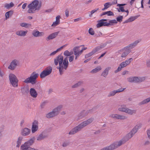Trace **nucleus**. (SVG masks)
Wrapping results in <instances>:
<instances>
[{
    "label": "nucleus",
    "mask_w": 150,
    "mask_h": 150,
    "mask_svg": "<svg viewBox=\"0 0 150 150\" xmlns=\"http://www.w3.org/2000/svg\"><path fill=\"white\" fill-rule=\"evenodd\" d=\"M137 131L138 130L134 127L129 133L127 134L126 135L129 139L137 132Z\"/></svg>",
    "instance_id": "14"
},
{
    "label": "nucleus",
    "mask_w": 150,
    "mask_h": 150,
    "mask_svg": "<svg viewBox=\"0 0 150 150\" xmlns=\"http://www.w3.org/2000/svg\"><path fill=\"white\" fill-rule=\"evenodd\" d=\"M27 32V31L20 30L17 31L16 34L17 35L21 36H24L26 35Z\"/></svg>",
    "instance_id": "25"
},
{
    "label": "nucleus",
    "mask_w": 150,
    "mask_h": 150,
    "mask_svg": "<svg viewBox=\"0 0 150 150\" xmlns=\"http://www.w3.org/2000/svg\"><path fill=\"white\" fill-rule=\"evenodd\" d=\"M140 16V15H138L137 16H135L133 17H131L130 18H129V20L130 21V22H131L136 19L138 17H139Z\"/></svg>",
    "instance_id": "46"
},
{
    "label": "nucleus",
    "mask_w": 150,
    "mask_h": 150,
    "mask_svg": "<svg viewBox=\"0 0 150 150\" xmlns=\"http://www.w3.org/2000/svg\"><path fill=\"white\" fill-rule=\"evenodd\" d=\"M130 53V52L127 51V52H123L121 55L122 57H125L127 55Z\"/></svg>",
    "instance_id": "50"
},
{
    "label": "nucleus",
    "mask_w": 150,
    "mask_h": 150,
    "mask_svg": "<svg viewBox=\"0 0 150 150\" xmlns=\"http://www.w3.org/2000/svg\"><path fill=\"white\" fill-rule=\"evenodd\" d=\"M83 83V82L81 81H79L78 83H75L74 85L72 86L71 87L72 88H75L78 87L80 86Z\"/></svg>",
    "instance_id": "33"
},
{
    "label": "nucleus",
    "mask_w": 150,
    "mask_h": 150,
    "mask_svg": "<svg viewBox=\"0 0 150 150\" xmlns=\"http://www.w3.org/2000/svg\"><path fill=\"white\" fill-rule=\"evenodd\" d=\"M99 9L98 8H97L96 9H94L92 11H91V14L89 15L90 16H91V15L95 12H96Z\"/></svg>",
    "instance_id": "56"
},
{
    "label": "nucleus",
    "mask_w": 150,
    "mask_h": 150,
    "mask_svg": "<svg viewBox=\"0 0 150 150\" xmlns=\"http://www.w3.org/2000/svg\"><path fill=\"white\" fill-rule=\"evenodd\" d=\"M44 33L43 32H39L36 30H33L32 32V35L35 37H40L43 36Z\"/></svg>",
    "instance_id": "15"
},
{
    "label": "nucleus",
    "mask_w": 150,
    "mask_h": 150,
    "mask_svg": "<svg viewBox=\"0 0 150 150\" xmlns=\"http://www.w3.org/2000/svg\"><path fill=\"white\" fill-rule=\"evenodd\" d=\"M133 82L139 83L142 82L143 81V79L141 78H139L138 77L133 76Z\"/></svg>",
    "instance_id": "29"
},
{
    "label": "nucleus",
    "mask_w": 150,
    "mask_h": 150,
    "mask_svg": "<svg viewBox=\"0 0 150 150\" xmlns=\"http://www.w3.org/2000/svg\"><path fill=\"white\" fill-rule=\"evenodd\" d=\"M47 137V135L42 133L37 137V139L38 141H41L46 138Z\"/></svg>",
    "instance_id": "28"
},
{
    "label": "nucleus",
    "mask_w": 150,
    "mask_h": 150,
    "mask_svg": "<svg viewBox=\"0 0 150 150\" xmlns=\"http://www.w3.org/2000/svg\"><path fill=\"white\" fill-rule=\"evenodd\" d=\"M62 106L61 105H59L57 107L54 109L52 111L55 115L56 116L57 115L60 110L62 108Z\"/></svg>",
    "instance_id": "23"
},
{
    "label": "nucleus",
    "mask_w": 150,
    "mask_h": 150,
    "mask_svg": "<svg viewBox=\"0 0 150 150\" xmlns=\"http://www.w3.org/2000/svg\"><path fill=\"white\" fill-rule=\"evenodd\" d=\"M21 92L23 95L28 94L29 92V88L28 86L22 87L21 88Z\"/></svg>",
    "instance_id": "16"
},
{
    "label": "nucleus",
    "mask_w": 150,
    "mask_h": 150,
    "mask_svg": "<svg viewBox=\"0 0 150 150\" xmlns=\"http://www.w3.org/2000/svg\"><path fill=\"white\" fill-rule=\"evenodd\" d=\"M14 6L13 3L11 2L10 4H6L4 5V7L7 9H9Z\"/></svg>",
    "instance_id": "37"
},
{
    "label": "nucleus",
    "mask_w": 150,
    "mask_h": 150,
    "mask_svg": "<svg viewBox=\"0 0 150 150\" xmlns=\"http://www.w3.org/2000/svg\"><path fill=\"white\" fill-rule=\"evenodd\" d=\"M146 66L147 67H150V59L146 62Z\"/></svg>",
    "instance_id": "61"
},
{
    "label": "nucleus",
    "mask_w": 150,
    "mask_h": 150,
    "mask_svg": "<svg viewBox=\"0 0 150 150\" xmlns=\"http://www.w3.org/2000/svg\"><path fill=\"white\" fill-rule=\"evenodd\" d=\"M107 14L108 16H114V13L113 12L110 11H106Z\"/></svg>",
    "instance_id": "54"
},
{
    "label": "nucleus",
    "mask_w": 150,
    "mask_h": 150,
    "mask_svg": "<svg viewBox=\"0 0 150 150\" xmlns=\"http://www.w3.org/2000/svg\"><path fill=\"white\" fill-rule=\"evenodd\" d=\"M74 59V56H71L69 57V61L70 62H72Z\"/></svg>",
    "instance_id": "57"
},
{
    "label": "nucleus",
    "mask_w": 150,
    "mask_h": 150,
    "mask_svg": "<svg viewBox=\"0 0 150 150\" xmlns=\"http://www.w3.org/2000/svg\"><path fill=\"white\" fill-rule=\"evenodd\" d=\"M133 60L132 58H130L128 59L127 60H125V61H124V62L125 63L126 65L127 66V65H129L130 64L131 61H132Z\"/></svg>",
    "instance_id": "48"
},
{
    "label": "nucleus",
    "mask_w": 150,
    "mask_h": 150,
    "mask_svg": "<svg viewBox=\"0 0 150 150\" xmlns=\"http://www.w3.org/2000/svg\"><path fill=\"white\" fill-rule=\"evenodd\" d=\"M125 89V88H121L118 89L110 92L108 96V97H110L111 96H114L117 93L122 92Z\"/></svg>",
    "instance_id": "13"
},
{
    "label": "nucleus",
    "mask_w": 150,
    "mask_h": 150,
    "mask_svg": "<svg viewBox=\"0 0 150 150\" xmlns=\"http://www.w3.org/2000/svg\"><path fill=\"white\" fill-rule=\"evenodd\" d=\"M9 80L10 84L14 87L18 86V80L16 76L13 74L11 73L9 75Z\"/></svg>",
    "instance_id": "5"
},
{
    "label": "nucleus",
    "mask_w": 150,
    "mask_h": 150,
    "mask_svg": "<svg viewBox=\"0 0 150 150\" xmlns=\"http://www.w3.org/2000/svg\"><path fill=\"white\" fill-rule=\"evenodd\" d=\"M101 132L100 130H98L94 133L95 134H99Z\"/></svg>",
    "instance_id": "63"
},
{
    "label": "nucleus",
    "mask_w": 150,
    "mask_h": 150,
    "mask_svg": "<svg viewBox=\"0 0 150 150\" xmlns=\"http://www.w3.org/2000/svg\"><path fill=\"white\" fill-rule=\"evenodd\" d=\"M115 118L117 119L125 120L127 118V117L123 115L116 114L115 117Z\"/></svg>",
    "instance_id": "31"
},
{
    "label": "nucleus",
    "mask_w": 150,
    "mask_h": 150,
    "mask_svg": "<svg viewBox=\"0 0 150 150\" xmlns=\"http://www.w3.org/2000/svg\"><path fill=\"white\" fill-rule=\"evenodd\" d=\"M89 34L91 35H93L94 34L95 32L92 28H91L89 29L88 30Z\"/></svg>",
    "instance_id": "51"
},
{
    "label": "nucleus",
    "mask_w": 150,
    "mask_h": 150,
    "mask_svg": "<svg viewBox=\"0 0 150 150\" xmlns=\"http://www.w3.org/2000/svg\"><path fill=\"white\" fill-rule=\"evenodd\" d=\"M106 45V44H103L100 46H98L95 47V48L93 50L94 52V53H95L97 52L100 50L102 48L104 47Z\"/></svg>",
    "instance_id": "26"
},
{
    "label": "nucleus",
    "mask_w": 150,
    "mask_h": 150,
    "mask_svg": "<svg viewBox=\"0 0 150 150\" xmlns=\"http://www.w3.org/2000/svg\"><path fill=\"white\" fill-rule=\"evenodd\" d=\"M29 91L30 95L32 97L35 98L37 97L38 96V93L36 91L34 88H31Z\"/></svg>",
    "instance_id": "20"
},
{
    "label": "nucleus",
    "mask_w": 150,
    "mask_h": 150,
    "mask_svg": "<svg viewBox=\"0 0 150 150\" xmlns=\"http://www.w3.org/2000/svg\"><path fill=\"white\" fill-rule=\"evenodd\" d=\"M45 102H43L41 104L40 106L42 108H44V106L45 105Z\"/></svg>",
    "instance_id": "64"
},
{
    "label": "nucleus",
    "mask_w": 150,
    "mask_h": 150,
    "mask_svg": "<svg viewBox=\"0 0 150 150\" xmlns=\"http://www.w3.org/2000/svg\"><path fill=\"white\" fill-rule=\"evenodd\" d=\"M94 120L93 118H91L84 121L74 128L72 129L69 132V134H74L80 131L84 127L92 122Z\"/></svg>",
    "instance_id": "1"
},
{
    "label": "nucleus",
    "mask_w": 150,
    "mask_h": 150,
    "mask_svg": "<svg viewBox=\"0 0 150 150\" xmlns=\"http://www.w3.org/2000/svg\"><path fill=\"white\" fill-rule=\"evenodd\" d=\"M129 140L128 138L125 135L119 141L115 142L112 144H111L113 149L114 150L124 144Z\"/></svg>",
    "instance_id": "4"
},
{
    "label": "nucleus",
    "mask_w": 150,
    "mask_h": 150,
    "mask_svg": "<svg viewBox=\"0 0 150 150\" xmlns=\"http://www.w3.org/2000/svg\"><path fill=\"white\" fill-rule=\"evenodd\" d=\"M60 16L58 15L56 17V21L54 22L53 24L52 25V26H55L57 25H59L60 23Z\"/></svg>",
    "instance_id": "24"
},
{
    "label": "nucleus",
    "mask_w": 150,
    "mask_h": 150,
    "mask_svg": "<svg viewBox=\"0 0 150 150\" xmlns=\"http://www.w3.org/2000/svg\"><path fill=\"white\" fill-rule=\"evenodd\" d=\"M21 150H37V149L31 148L24 144L21 146Z\"/></svg>",
    "instance_id": "17"
},
{
    "label": "nucleus",
    "mask_w": 150,
    "mask_h": 150,
    "mask_svg": "<svg viewBox=\"0 0 150 150\" xmlns=\"http://www.w3.org/2000/svg\"><path fill=\"white\" fill-rule=\"evenodd\" d=\"M57 68L59 69L60 74L62 75L63 74V70L64 68L61 65H59V67H57Z\"/></svg>",
    "instance_id": "44"
},
{
    "label": "nucleus",
    "mask_w": 150,
    "mask_h": 150,
    "mask_svg": "<svg viewBox=\"0 0 150 150\" xmlns=\"http://www.w3.org/2000/svg\"><path fill=\"white\" fill-rule=\"evenodd\" d=\"M41 3H39L38 0H34L28 6L29 8L28 12L30 13H33L35 12L36 10L39 11L40 9L41 6Z\"/></svg>",
    "instance_id": "2"
},
{
    "label": "nucleus",
    "mask_w": 150,
    "mask_h": 150,
    "mask_svg": "<svg viewBox=\"0 0 150 150\" xmlns=\"http://www.w3.org/2000/svg\"><path fill=\"white\" fill-rule=\"evenodd\" d=\"M38 129V122L37 120H35L32 123V132L33 133L35 132Z\"/></svg>",
    "instance_id": "12"
},
{
    "label": "nucleus",
    "mask_w": 150,
    "mask_h": 150,
    "mask_svg": "<svg viewBox=\"0 0 150 150\" xmlns=\"http://www.w3.org/2000/svg\"><path fill=\"white\" fill-rule=\"evenodd\" d=\"M126 4H117V6L120 7H122V6H125Z\"/></svg>",
    "instance_id": "62"
},
{
    "label": "nucleus",
    "mask_w": 150,
    "mask_h": 150,
    "mask_svg": "<svg viewBox=\"0 0 150 150\" xmlns=\"http://www.w3.org/2000/svg\"><path fill=\"white\" fill-rule=\"evenodd\" d=\"M63 61V57L62 55V53L57 56L54 59V64L55 66H57L58 64L59 65H61Z\"/></svg>",
    "instance_id": "7"
},
{
    "label": "nucleus",
    "mask_w": 150,
    "mask_h": 150,
    "mask_svg": "<svg viewBox=\"0 0 150 150\" xmlns=\"http://www.w3.org/2000/svg\"><path fill=\"white\" fill-rule=\"evenodd\" d=\"M126 66V64H125L124 62H122L119 65L117 69L115 71V73H116L117 72L120 71L122 70V68L125 67Z\"/></svg>",
    "instance_id": "21"
},
{
    "label": "nucleus",
    "mask_w": 150,
    "mask_h": 150,
    "mask_svg": "<svg viewBox=\"0 0 150 150\" xmlns=\"http://www.w3.org/2000/svg\"><path fill=\"white\" fill-rule=\"evenodd\" d=\"M88 115L86 111L85 110H83L81 111L78 115V118L77 119V120H80L82 119Z\"/></svg>",
    "instance_id": "11"
},
{
    "label": "nucleus",
    "mask_w": 150,
    "mask_h": 150,
    "mask_svg": "<svg viewBox=\"0 0 150 150\" xmlns=\"http://www.w3.org/2000/svg\"><path fill=\"white\" fill-rule=\"evenodd\" d=\"M107 21L106 19H102L98 21V24L96 25V27L97 28H99L102 26H108V23L105 22Z\"/></svg>",
    "instance_id": "8"
},
{
    "label": "nucleus",
    "mask_w": 150,
    "mask_h": 150,
    "mask_svg": "<svg viewBox=\"0 0 150 150\" xmlns=\"http://www.w3.org/2000/svg\"><path fill=\"white\" fill-rule=\"evenodd\" d=\"M139 42L138 40L136 41L134 43L131 44L128 46L125 47L124 49V50H125V52H127L128 51L130 52L131 51H130V50L136 46Z\"/></svg>",
    "instance_id": "10"
},
{
    "label": "nucleus",
    "mask_w": 150,
    "mask_h": 150,
    "mask_svg": "<svg viewBox=\"0 0 150 150\" xmlns=\"http://www.w3.org/2000/svg\"><path fill=\"white\" fill-rule=\"evenodd\" d=\"M126 106L125 105H121V107L118 108V110L120 111L124 112H125L127 108L125 107Z\"/></svg>",
    "instance_id": "38"
},
{
    "label": "nucleus",
    "mask_w": 150,
    "mask_h": 150,
    "mask_svg": "<svg viewBox=\"0 0 150 150\" xmlns=\"http://www.w3.org/2000/svg\"><path fill=\"white\" fill-rule=\"evenodd\" d=\"M79 46H76L74 47L73 49V51L74 53V54H77L79 51Z\"/></svg>",
    "instance_id": "39"
},
{
    "label": "nucleus",
    "mask_w": 150,
    "mask_h": 150,
    "mask_svg": "<svg viewBox=\"0 0 150 150\" xmlns=\"http://www.w3.org/2000/svg\"><path fill=\"white\" fill-rule=\"evenodd\" d=\"M100 150H114L112 144H111L110 146L103 148Z\"/></svg>",
    "instance_id": "40"
},
{
    "label": "nucleus",
    "mask_w": 150,
    "mask_h": 150,
    "mask_svg": "<svg viewBox=\"0 0 150 150\" xmlns=\"http://www.w3.org/2000/svg\"><path fill=\"white\" fill-rule=\"evenodd\" d=\"M96 107H94L91 109H89L86 110L88 114H88L89 113H92L93 112L96 111Z\"/></svg>",
    "instance_id": "43"
},
{
    "label": "nucleus",
    "mask_w": 150,
    "mask_h": 150,
    "mask_svg": "<svg viewBox=\"0 0 150 150\" xmlns=\"http://www.w3.org/2000/svg\"><path fill=\"white\" fill-rule=\"evenodd\" d=\"M35 138L33 137L32 138L30 139L26 142H25L24 144H25L27 145L30 146H31L34 142Z\"/></svg>",
    "instance_id": "22"
},
{
    "label": "nucleus",
    "mask_w": 150,
    "mask_h": 150,
    "mask_svg": "<svg viewBox=\"0 0 150 150\" xmlns=\"http://www.w3.org/2000/svg\"><path fill=\"white\" fill-rule=\"evenodd\" d=\"M18 63L19 61L17 60L14 59L11 62L10 65L8 67V68L12 70H14L17 66V64Z\"/></svg>",
    "instance_id": "9"
},
{
    "label": "nucleus",
    "mask_w": 150,
    "mask_h": 150,
    "mask_svg": "<svg viewBox=\"0 0 150 150\" xmlns=\"http://www.w3.org/2000/svg\"><path fill=\"white\" fill-rule=\"evenodd\" d=\"M111 69L110 67H107L105 68L104 71L102 72L101 76L105 77L108 74L109 70Z\"/></svg>",
    "instance_id": "27"
},
{
    "label": "nucleus",
    "mask_w": 150,
    "mask_h": 150,
    "mask_svg": "<svg viewBox=\"0 0 150 150\" xmlns=\"http://www.w3.org/2000/svg\"><path fill=\"white\" fill-rule=\"evenodd\" d=\"M30 132V129L27 128H25L22 130L21 134L23 136H26L29 134Z\"/></svg>",
    "instance_id": "18"
},
{
    "label": "nucleus",
    "mask_w": 150,
    "mask_h": 150,
    "mask_svg": "<svg viewBox=\"0 0 150 150\" xmlns=\"http://www.w3.org/2000/svg\"><path fill=\"white\" fill-rule=\"evenodd\" d=\"M55 116H56L55 115L52 111L47 114L46 115V117L47 118H49L51 117H53Z\"/></svg>",
    "instance_id": "34"
},
{
    "label": "nucleus",
    "mask_w": 150,
    "mask_h": 150,
    "mask_svg": "<svg viewBox=\"0 0 150 150\" xmlns=\"http://www.w3.org/2000/svg\"><path fill=\"white\" fill-rule=\"evenodd\" d=\"M119 10H118V12H120V11L122 12H124L125 11V10H124V7H120Z\"/></svg>",
    "instance_id": "59"
},
{
    "label": "nucleus",
    "mask_w": 150,
    "mask_h": 150,
    "mask_svg": "<svg viewBox=\"0 0 150 150\" xmlns=\"http://www.w3.org/2000/svg\"><path fill=\"white\" fill-rule=\"evenodd\" d=\"M133 77H130L127 79L128 81L130 82H133Z\"/></svg>",
    "instance_id": "58"
},
{
    "label": "nucleus",
    "mask_w": 150,
    "mask_h": 150,
    "mask_svg": "<svg viewBox=\"0 0 150 150\" xmlns=\"http://www.w3.org/2000/svg\"><path fill=\"white\" fill-rule=\"evenodd\" d=\"M69 52L67 50L65 51L64 52V55L68 57L70 56Z\"/></svg>",
    "instance_id": "53"
},
{
    "label": "nucleus",
    "mask_w": 150,
    "mask_h": 150,
    "mask_svg": "<svg viewBox=\"0 0 150 150\" xmlns=\"http://www.w3.org/2000/svg\"><path fill=\"white\" fill-rule=\"evenodd\" d=\"M52 67L49 66L44 70L40 74V76L42 79L45 78L46 76L50 75L52 72Z\"/></svg>",
    "instance_id": "6"
},
{
    "label": "nucleus",
    "mask_w": 150,
    "mask_h": 150,
    "mask_svg": "<svg viewBox=\"0 0 150 150\" xmlns=\"http://www.w3.org/2000/svg\"><path fill=\"white\" fill-rule=\"evenodd\" d=\"M39 76L38 74L36 73L35 72H33L30 76L26 79L24 82L25 83H31L32 84L36 83V80Z\"/></svg>",
    "instance_id": "3"
},
{
    "label": "nucleus",
    "mask_w": 150,
    "mask_h": 150,
    "mask_svg": "<svg viewBox=\"0 0 150 150\" xmlns=\"http://www.w3.org/2000/svg\"><path fill=\"white\" fill-rule=\"evenodd\" d=\"M109 23H108V24H109L108 25V26L110 25H113V24L115 23L116 24L117 23V21L115 19H114L112 20H110L109 21Z\"/></svg>",
    "instance_id": "45"
},
{
    "label": "nucleus",
    "mask_w": 150,
    "mask_h": 150,
    "mask_svg": "<svg viewBox=\"0 0 150 150\" xmlns=\"http://www.w3.org/2000/svg\"><path fill=\"white\" fill-rule=\"evenodd\" d=\"M94 53H94L93 51H93L91 52L88 53V54H86L85 55V58H87L89 57H90L92 55H93Z\"/></svg>",
    "instance_id": "47"
},
{
    "label": "nucleus",
    "mask_w": 150,
    "mask_h": 150,
    "mask_svg": "<svg viewBox=\"0 0 150 150\" xmlns=\"http://www.w3.org/2000/svg\"><path fill=\"white\" fill-rule=\"evenodd\" d=\"M142 124L141 123H139L135 126L134 127L138 130L139 128H140L142 127Z\"/></svg>",
    "instance_id": "55"
},
{
    "label": "nucleus",
    "mask_w": 150,
    "mask_h": 150,
    "mask_svg": "<svg viewBox=\"0 0 150 150\" xmlns=\"http://www.w3.org/2000/svg\"><path fill=\"white\" fill-rule=\"evenodd\" d=\"M112 4L110 2H108L104 4V7L107 9Z\"/></svg>",
    "instance_id": "52"
},
{
    "label": "nucleus",
    "mask_w": 150,
    "mask_h": 150,
    "mask_svg": "<svg viewBox=\"0 0 150 150\" xmlns=\"http://www.w3.org/2000/svg\"><path fill=\"white\" fill-rule=\"evenodd\" d=\"M136 112V110H131L128 108H127V109H126L125 112L130 115H132L133 113H135Z\"/></svg>",
    "instance_id": "35"
},
{
    "label": "nucleus",
    "mask_w": 150,
    "mask_h": 150,
    "mask_svg": "<svg viewBox=\"0 0 150 150\" xmlns=\"http://www.w3.org/2000/svg\"><path fill=\"white\" fill-rule=\"evenodd\" d=\"M69 65L68 61H63L62 62L61 66H63L64 68V69L66 70L67 68Z\"/></svg>",
    "instance_id": "30"
},
{
    "label": "nucleus",
    "mask_w": 150,
    "mask_h": 150,
    "mask_svg": "<svg viewBox=\"0 0 150 150\" xmlns=\"http://www.w3.org/2000/svg\"><path fill=\"white\" fill-rule=\"evenodd\" d=\"M59 32H57L54 33L50 34L46 38L47 41H48L50 40H52L55 38L58 35Z\"/></svg>",
    "instance_id": "19"
},
{
    "label": "nucleus",
    "mask_w": 150,
    "mask_h": 150,
    "mask_svg": "<svg viewBox=\"0 0 150 150\" xmlns=\"http://www.w3.org/2000/svg\"><path fill=\"white\" fill-rule=\"evenodd\" d=\"M20 25L21 27L27 28L29 27V26H31V24L25 23H22L20 24Z\"/></svg>",
    "instance_id": "42"
},
{
    "label": "nucleus",
    "mask_w": 150,
    "mask_h": 150,
    "mask_svg": "<svg viewBox=\"0 0 150 150\" xmlns=\"http://www.w3.org/2000/svg\"><path fill=\"white\" fill-rule=\"evenodd\" d=\"M10 15L9 14V12H8V11L6 13L5 17L6 19H7L9 18Z\"/></svg>",
    "instance_id": "60"
},
{
    "label": "nucleus",
    "mask_w": 150,
    "mask_h": 150,
    "mask_svg": "<svg viewBox=\"0 0 150 150\" xmlns=\"http://www.w3.org/2000/svg\"><path fill=\"white\" fill-rule=\"evenodd\" d=\"M123 18V16H120L117 17L116 18V19H117L116 21H117V22L118 21V22H121L122 21Z\"/></svg>",
    "instance_id": "49"
},
{
    "label": "nucleus",
    "mask_w": 150,
    "mask_h": 150,
    "mask_svg": "<svg viewBox=\"0 0 150 150\" xmlns=\"http://www.w3.org/2000/svg\"><path fill=\"white\" fill-rule=\"evenodd\" d=\"M101 68L100 66H98L93 69L90 72L91 73H95L101 69Z\"/></svg>",
    "instance_id": "32"
},
{
    "label": "nucleus",
    "mask_w": 150,
    "mask_h": 150,
    "mask_svg": "<svg viewBox=\"0 0 150 150\" xmlns=\"http://www.w3.org/2000/svg\"><path fill=\"white\" fill-rule=\"evenodd\" d=\"M23 139V137H19L18 139V140L17 142V144L16 145V147H19L20 145L21 144V142Z\"/></svg>",
    "instance_id": "36"
},
{
    "label": "nucleus",
    "mask_w": 150,
    "mask_h": 150,
    "mask_svg": "<svg viewBox=\"0 0 150 150\" xmlns=\"http://www.w3.org/2000/svg\"><path fill=\"white\" fill-rule=\"evenodd\" d=\"M150 102V97L146 98V99L142 101L140 103V104L141 105H143L145 104H146Z\"/></svg>",
    "instance_id": "41"
}]
</instances>
